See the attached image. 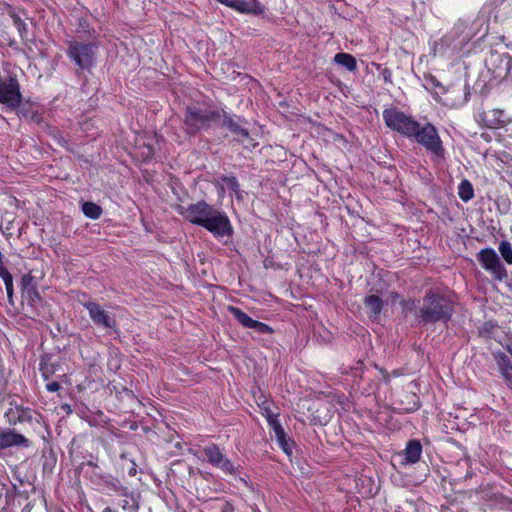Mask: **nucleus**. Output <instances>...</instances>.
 <instances>
[{
    "label": "nucleus",
    "instance_id": "obj_1",
    "mask_svg": "<svg viewBox=\"0 0 512 512\" xmlns=\"http://www.w3.org/2000/svg\"><path fill=\"white\" fill-rule=\"evenodd\" d=\"M453 313L454 305L447 295L429 290L422 299L417 317L423 323H447Z\"/></svg>",
    "mask_w": 512,
    "mask_h": 512
},
{
    "label": "nucleus",
    "instance_id": "obj_2",
    "mask_svg": "<svg viewBox=\"0 0 512 512\" xmlns=\"http://www.w3.org/2000/svg\"><path fill=\"white\" fill-rule=\"evenodd\" d=\"M220 120V110L206 109L196 105L187 106L183 120L184 130L188 135H195Z\"/></svg>",
    "mask_w": 512,
    "mask_h": 512
},
{
    "label": "nucleus",
    "instance_id": "obj_3",
    "mask_svg": "<svg viewBox=\"0 0 512 512\" xmlns=\"http://www.w3.org/2000/svg\"><path fill=\"white\" fill-rule=\"evenodd\" d=\"M417 143L422 145L427 152L432 155L433 160H440L444 158L445 149L442 141L439 137L436 127L427 123L424 126L418 125V129L413 134V137Z\"/></svg>",
    "mask_w": 512,
    "mask_h": 512
},
{
    "label": "nucleus",
    "instance_id": "obj_4",
    "mask_svg": "<svg viewBox=\"0 0 512 512\" xmlns=\"http://www.w3.org/2000/svg\"><path fill=\"white\" fill-rule=\"evenodd\" d=\"M383 119L388 128L408 138L413 137L419 125L411 116L394 108L385 109Z\"/></svg>",
    "mask_w": 512,
    "mask_h": 512
},
{
    "label": "nucleus",
    "instance_id": "obj_5",
    "mask_svg": "<svg viewBox=\"0 0 512 512\" xmlns=\"http://www.w3.org/2000/svg\"><path fill=\"white\" fill-rule=\"evenodd\" d=\"M66 53L80 69L89 70L95 61L96 47L91 43L73 40L68 43Z\"/></svg>",
    "mask_w": 512,
    "mask_h": 512
},
{
    "label": "nucleus",
    "instance_id": "obj_6",
    "mask_svg": "<svg viewBox=\"0 0 512 512\" xmlns=\"http://www.w3.org/2000/svg\"><path fill=\"white\" fill-rule=\"evenodd\" d=\"M477 260L482 268L488 271L495 280L503 281L508 277V272L494 249H481L477 253Z\"/></svg>",
    "mask_w": 512,
    "mask_h": 512
},
{
    "label": "nucleus",
    "instance_id": "obj_7",
    "mask_svg": "<svg viewBox=\"0 0 512 512\" xmlns=\"http://www.w3.org/2000/svg\"><path fill=\"white\" fill-rule=\"evenodd\" d=\"M215 209L216 208L205 201H198L187 207L179 206L177 210L185 220L202 227L206 219L211 216Z\"/></svg>",
    "mask_w": 512,
    "mask_h": 512
},
{
    "label": "nucleus",
    "instance_id": "obj_8",
    "mask_svg": "<svg viewBox=\"0 0 512 512\" xmlns=\"http://www.w3.org/2000/svg\"><path fill=\"white\" fill-rule=\"evenodd\" d=\"M206 460L214 467L221 469L229 475H237L240 473V466L234 465L215 444L206 445L203 448Z\"/></svg>",
    "mask_w": 512,
    "mask_h": 512
},
{
    "label": "nucleus",
    "instance_id": "obj_9",
    "mask_svg": "<svg viewBox=\"0 0 512 512\" xmlns=\"http://www.w3.org/2000/svg\"><path fill=\"white\" fill-rule=\"evenodd\" d=\"M202 227L216 238L230 237L233 234V228L228 216L218 209L213 211Z\"/></svg>",
    "mask_w": 512,
    "mask_h": 512
},
{
    "label": "nucleus",
    "instance_id": "obj_10",
    "mask_svg": "<svg viewBox=\"0 0 512 512\" xmlns=\"http://www.w3.org/2000/svg\"><path fill=\"white\" fill-rule=\"evenodd\" d=\"M22 101L20 85L16 76L0 78V103L10 108H16Z\"/></svg>",
    "mask_w": 512,
    "mask_h": 512
},
{
    "label": "nucleus",
    "instance_id": "obj_11",
    "mask_svg": "<svg viewBox=\"0 0 512 512\" xmlns=\"http://www.w3.org/2000/svg\"><path fill=\"white\" fill-rule=\"evenodd\" d=\"M83 306L88 310L89 317L95 325L107 330H116L117 323L115 318L105 311L99 304L88 301L83 303Z\"/></svg>",
    "mask_w": 512,
    "mask_h": 512
},
{
    "label": "nucleus",
    "instance_id": "obj_12",
    "mask_svg": "<svg viewBox=\"0 0 512 512\" xmlns=\"http://www.w3.org/2000/svg\"><path fill=\"white\" fill-rule=\"evenodd\" d=\"M487 67L492 70L496 78H505L509 75L512 68V58L509 54H499L492 52L486 59Z\"/></svg>",
    "mask_w": 512,
    "mask_h": 512
},
{
    "label": "nucleus",
    "instance_id": "obj_13",
    "mask_svg": "<svg viewBox=\"0 0 512 512\" xmlns=\"http://www.w3.org/2000/svg\"><path fill=\"white\" fill-rule=\"evenodd\" d=\"M266 419L269 427L273 430L275 439L279 445V447L288 455L292 453V443L290 439L287 438V435L280 424L277 415L273 414L271 411L266 410Z\"/></svg>",
    "mask_w": 512,
    "mask_h": 512
},
{
    "label": "nucleus",
    "instance_id": "obj_14",
    "mask_svg": "<svg viewBox=\"0 0 512 512\" xmlns=\"http://www.w3.org/2000/svg\"><path fill=\"white\" fill-rule=\"evenodd\" d=\"M220 112L223 127L229 129L239 141H244L249 138V132L241 125L243 120L239 116L229 114L224 110H221Z\"/></svg>",
    "mask_w": 512,
    "mask_h": 512
},
{
    "label": "nucleus",
    "instance_id": "obj_15",
    "mask_svg": "<svg viewBox=\"0 0 512 512\" xmlns=\"http://www.w3.org/2000/svg\"><path fill=\"white\" fill-rule=\"evenodd\" d=\"M5 417L10 425L31 423L34 417V411L28 407L15 405L5 412Z\"/></svg>",
    "mask_w": 512,
    "mask_h": 512
},
{
    "label": "nucleus",
    "instance_id": "obj_16",
    "mask_svg": "<svg viewBox=\"0 0 512 512\" xmlns=\"http://www.w3.org/2000/svg\"><path fill=\"white\" fill-rule=\"evenodd\" d=\"M22 446L28 447L29 440L22 434H19L11 429H0V450L13 447Z\"/></svg>",
    "mask_w": 512,
    "mask_h": 512
},
{
    "label": "nucleus",
    "instance_id": "obj_17",
    "mask_svg": "<svg viewBox=\"0 0 512 512\" xmlns=\"http://www.w3.org/2000/svg\"><path fill=\"white\" fill-rule=\"evenodd\" d=\"M422 454V445L417 440H410L405 448V461L409 464H415L420 460Z\"/></svg>",
    "mask_w": 512,
    "mask_h": 512
},
{
    "label": "nucleus",
    "instance_id": "obj_18",
    "mask_svg": "<svg viewBox=\"0 0 512 512\" xmlns=\"http://www.w3.org/2000/svg\"><path fill=\"white\" fill-rule=\"evenodd\" d=\"M484 120L489 128H497L507 122L504 111L499 109L484 112Z\"/></svg>",
    "mask_w": 512,
    "mask_h": 512
},
{
    "label": "nucleus",
    "instance_id": "obj_19",
    "mask_svg": "<svg viewBox=\"0 0 512 512\" xmlns=\"http://www.w3.org/2000/svg\"><path fill=\"white\" fill-rule=\"evenodd\" d=\"M200 512H234V507L228 501L215 499L206 503Z\"/></svg>",
    "mask_w": 512,
    "mask_h": 512
},
{
    "label": "nucleus",
    "instance_id": "obj_20",
    "mask_svg": "<svg viewBox=\"0 0 512 512\" xmlns=\"http://www.w3.org/2000/svg\"><path fill=\"white\" fill-rule=\"evenodd\" d=\"M227 7H230L241 13H258L256 9L257 3L254 0H229L227 3Z\"/></svg>",
    "mask_w": 512,
    "mask_h": 512
},
{
    "label": "nucleus",
    "instance_id": "obj_21",
    "mask_svg": "<svg viewBox=\"0 0 512 512\" xmlns=\"http://www.w3.org/2000/svg\"><path fill=\"white\" fill-rule=\"evenodd\" d=\"M335 63L345 67L348 71L354 72L357 69V62L354 56L340 52L334 56Z\"/></svg>",
    "mask_w": 512,
    "mask_h": 512
},
{
    "label": "nucleus",
    "instance_id": "obj_22",
    "mask_svg": "<svg viewBox=\"0 0 512 512\" xmlns=\"http://www.w3.org/2000/svg\"><path fill=\"white\" fill-rule=\"evenodd\" d=\"M228 311L245 328H249L254 320L238 307L228 306Z\"/></svg>",
    "mask_w": 512,
    "mask_h": 512
},
{
    "label": "nucleus",
    "instance_id": "obj_23",
    "mask_svg": "<svg viewBox=\"0 0 512 512\" xmlns=\"http://www.w3.org/2000/svg\"><path fill=\"white\" fill-rule=\"evenodd\" d=\"M364 304L374 315H379L383 307L382 299L376 295H369L365 297Z\"/></svg>",
    "mask_w": 512,
    "mask_h": 512
},
{
    "label": "nucleus",
    "instance_id": "obj_24",
    "mask_svg": "<svg viewBox=\"0 0 512 512\" xmlns=\"http://www.w3.org/2000/svg\"><path fill=\"white\" fill-rule=\"evenodd\" d=\"M458 195L464 202H468L474 197L473 186L468 180L461 181L458 187Z\"/></svg>",
    "mask_w": 512,
    "mask_h": 512
},
{
    "label": "nucleus",
    "instance_id": "obj_25",
    "mask_svg": "<svg viewBox=\"0 0 512 512\" xmlns=\"http://www.w3.org/2000/svg\"><path fill=\"white\" fill-rule=\"evenodd\" d=\"M82 211L85 216L91 219H98L102 214L101 207L93 202H84Z\"/></svg>",
    "mask_w": 512,
    "mask_h": 512
},
{
    "label": "nucleus",
    "instance_id": "obj_26",
    "mask_svg": "<svg viewBox=\"0 0 512 512\" xmlns=\"http://www.w3.org/2000/svg\"><path fill=\"white\" fill-rule=\"evenodd\" d=\"M495 360L500 374L512 369V362L510 358L503 352L495 354Z\"/></svg>",
    "mask_w": 512,
    "mask_h": 512
},
{
    "label": "nucleus",
    "instance_id": "obj_27",
    "mask_svg": "<svg viewBox=\"0 0 512 512\" xmlns=\"http://www.w3.org/2000/svg\"><path fill=\"white\" fill-rule=\"evenodd\" d=\"M498 250L508 265H512V245L509 241L503 240L499 243Z\"/></svg>",
    "mask_w": 512,
    "mask_h": 512
},
{
    "label": "nucleus",
    "instance_id": "obj_28",
    "mask_svg": "<svg viewBox=\"0 0 512 512\" xmlns=\"http://www.w3.org/2000/svg\"><path fill=\"white\" fill-rule=\"evenodd\" d=\"M222 184L226 186L229 190L234 193H238L240 190V185L236 177L234 176H221L220 178Z\"/></svg>",
    "mask_w": 512,
    "mask_h": 512
},
{
    "label": "nucleus",
    "instance_id": "obj_29",
    "mask_svg": "<svg viewBox=\"0 0 512 512\" xmlns=\"http://www.w3.org/2000/svg\"><path fill=\"white\" fill-rule=\"evenodd\" d=\"M455 92H458L460 94H463V97L460 98L459 100H455L453 101L452 103V106H462L464 105L468 99H469V95H470V92H469V89L468 87L464 86L463 88L461 89H452L451 90V93H455Z\"/></svg>",
    "mask_w": 512,
    "mask_h": 512
},
{
    "label": "nucleus",
    "instance_id": "obj_30",
    "mask_svg": "<svg viewBox=\"0 0 512 512\" xmlns=\"http://www.w3.org/2000/svg\"><path fill=\"white\" fill-rule=\"evenodd\" d=\"M249 328L255 330L260 334H271L273 332V329L270 326L257 320H253Z\"/></svg>",
    "mask_w": 512,
    "mask_h": 512
},
{
    "label": "nucleus",
    "instance_id": "obj_31",
    "mask_svg": "<svg viewBox=\"0 0 512 512\" xmlns=\"http://www.w3.org/2000/svg\"><path fill=\"white\" fill-rule=\"evenodd\" d=\"M26 293L29 297V300L31 302H34L35 300H40V296H39V293L38 291L36 290L35 287H29V288H26Z\"/></svg>",
    "mask_w": 512,
    "mask_h": 512
},
{
    "label": "nucleus",
    "instance_id": "obj_32",
    "mask_svg": "<svg viewBox=\"0 0 512 512\" xmlns=\"http://www.w3.org/2000/svg\"><path fill=\"white\" fill-rule=\"evenodd\" d=\"M506 385L512 390V369L501 374Z\"/></svg>",
    "mask_w": 512,
    "mask_h": 512
},
{
    "label": "nucleus",
    "instance_id": "obj_33",
    "mask_svg": "<svg viewBox=\"0 0 512 512\" xmlns=\"http://www.w3.org/2000/svg\"><path fill=\"white\" fill-rule=\"evenodd\" d=\"M60 384L58 382H50L46 385V389L49 391V392H56L60 389Z\"/></svg>",
    "mask_w": 512,
    "mask_h": 512
},
{
    "label": "nucleus",
    "instance_id": "obj_34",
    "mask_svg": "<svg viewBox=\"0 0 512 512\" xmlns=\"http://www.w3.org/2000/svg\"><path fill=\"white\" fill-rule=\"evenodd\" d=\"M11 276V273L3 266V263L0 264V278L3 280Z\"/></svg>",
    "mask_w": 512,
    "mask_h": 512
},
{
    "label": "nucleus",
    "instance_id": "obj_35",
    "mask_svg": "<svg viewBox=\"0 0 512 512\" xmlns=\"http://www.w3.org/2000/svg\"><path fill=\"white\" fill-rule=\"evenodd\" d=\"M4 284H5V288H10V287H13V277L12 275L9 276L8 278L4 279Z\"/></svg>",
    "mask_w": 512,
    "mask_h": 512
},
{
    "label": "nucleus",
    "instance_id": "obj_36",
    "mask_svg": "<svg viewBox=\"0 0 512 512\" xmlns=\"http://www.w3.org/2000/svg\"><path fill=\"white\" fill-rule=\"evenodd\" d=\"M4 284H5V288H10V287H13V277L12 275L9 276L8 278L4 279Z\"/></svg>",
    "mask_w": 512,
    "mask_h": 512
},
{
    "label": "nucleus",
    "instance_id": "obj_37",
    "mask_svg": "<svg viewBox=\"0 0 512 512\" xmlns=\"http://www.w3.org/2000/svg\"><path fill=\"white\" fill-rule=\"evenodd\" d=\"M6 292H7V296L9 298V300L11 301L12 296H13V287L6 288Z\"/></svg>",
    "mask_w": 512,
    "mask_h": 512
},
{
    "label": "nucleus",
    "instance_id": "obj_38",
    "mask_svg": "<svg viewBox=\"0 0 512 512\" xmlns=\"http://www.w3.org/2000/svg\"><path fill=\"white\" fill-rule=\"evenodd\" d=\"M506 350L512 356V343L506 346Z\"/></svg>",
    "mask_w": 512,
    "mask_h": 512
},
{
    "label": "nucleus",
    "instance_id": "obj_39",
    "mask_svg": "<svg viewBox=\"0 0 512 512\" xmlns=\"http://www.w3.org/2000/svg\"><path fill=\"white\" fill-rule=\"evenodd\" d=\"M42 374H43V376H44L46 379H47V378H48V376H49V372H48L46 369H43V370H42Z\"/></svg>",
    "mask_w": 512,
    "mask_h": 512
},
{
    "label": "nucleus",
    "instance_id": "obj_40",
    "mask_svg": "<svg viewBox=\"0 0 512 512\" xmlns=\"http://www.w3.org/2000/svg\"><path fill=\"white\" fill-rule=\"evenodd\" d=\"M136 473V469L134 467H132L130 470H129V475L131 476H134Z\"/></svg>",
    "mask_w": 512,
    "mask_h": 512
},
{
    "label": "nucleus",
    "instance_id": "obj_41",
    "mask_svg": "<svg viewBox=\"0 0 512 512\" xmlns=\"http://www.w3.org/2000/svg\"><path fill=\"white\" fill-rule=\"evenodd\" d=\"M127 505H128V502L124 501L123 508H126Z\"/></svg>",
    "mask_w": 512,
    "mask_h": 512
}]
</instances>
